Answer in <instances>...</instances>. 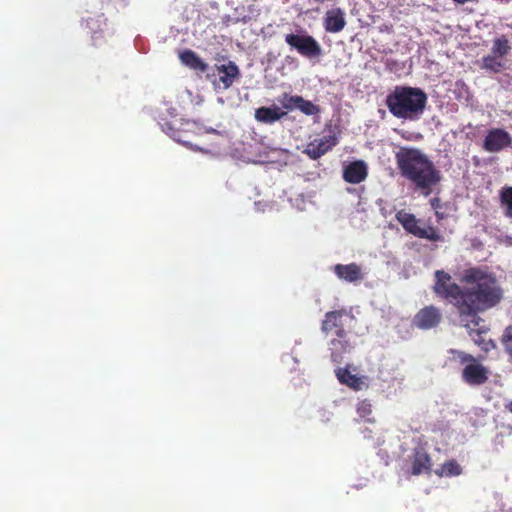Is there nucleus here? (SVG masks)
<instances>
[{
  "instance_id": "f257e3e1",
  "label": "nucleus",
  "mask_w": 512,
  "mask_h": 512,
  "mask_svg": "<svg viewBox=\"0 0 512 512\" xmlns=\"http://www.w3.org/2000/svg\"><path fill=\"white\" fill-rule=\"evenodd\" d=\"M463 281L470 286L462 288L449 273L437 270L433 291L437 297L455 307L459 319L473 317V322L477 325L483 322L479 313L497 306L503 298V290L492 273L479 267L466 269Z\"/></svg>"
},
{
  "instance_id": "f03ea898",
  "label": "nucleus",
  "mask_w": 512,
  "mask_h": 512,
  "mask_svg": "<svg viewBox=\"0 0 512 512\" xmlns=\"http://www.w3.org/2000/svg\"><path fill=\"white\" fill-rule=\"evenodd\" d=\"M400 175L427 197L442 180L441 171L420 149L401 146L395 153Z\"/></svg>"
},
{
  "instance_id": "7ed1b4c3",
  "label": "nucleus",
  "mask_w": 512,
  "mask_h": 512,
  "mask_svg": "<svg viewBox=\"0 0 512 512\" xmlns=\"http://www.w3.org/2000/svg\"><path fill=\"white\" fill-rule=\"evenodd\" d=\"M427 96L421 88L396 86L385 98L391 114L404 120H417L425 108Z\"/></svg>"
},
{
  "instance_id": "20e7f679",
  "label": "nucleus",
  "mask_w": 512,
  "mask_h": 512,
  "mask_svg": "<svg viewBox=\"0 0 512 512\" xmlns=\"http://www.w3.org/2000/svg\"><path fill=\"white\" fill-rule=\"evenodd\" d=\"M284 41L291 50L309 59L317 58L322 54L318 41L308 33H288L284 35Z\"/></svg>"
},
{
  "instance_id": "39448f33",
  "label": "nucleus",
  "mask_w": 512,
  "mask_h": 512,
  "mask_svg": "<svg viewBox=\"0 0 512 512\" xmlns=\"http://www.w3.org/2000/svg\"><path fill=\"white\" fill-rule=\"evenodd\" d=\"M346 319L355 321V316L345 309L325 313L321 322V332L325 336L333 334L335 337H346L347 332L344 329V322Z\"/></svg>"
},
{
  "instance_id": "423d86ee",
  "label": "nucleus",
  "mask_w": 512,
  "mask_h": 512,
  "mask_svg": "<svg viewBox=\"0 0 512 512\" xmlns=\"http://www.w3.org/2000/svg\"><path fill=\"white\" fill-rule=\"evenodd\" d=\"M512 145V135L503 128L494 127L486 133L482 147L490 153H498Z\"/></svg>"
},
{
  "instance_id": "0eeeda50",
  "label": "nucleus",
  "mask_w": 512,
  "mask_h": 512,
  "mask_svg": "<svg viewBox=\"0 0 512 512\" xmlns=\"http://www.w3.org/2000/svg\"><path fill=\"white\" fill-rule=\"evenodd\" d=\"M442 320L441 310L434 306L429 305L420 309L413 317V326L420 330H431L436 328Z\"/></svg>"
},
{
  "instance_id": "6e6552de",
  "label": "nucleus",
  "mask_w": 512,
  "mask_h": 512,
  "mask_svg": "<svg viewBox=\"0 0 512 512\" xmlns=\"http://www.w3.org/2000/svg\"><path fill=\"white\" fill-rule=\"evenodd\" d=\"M160 126L164 133L178 143H181L186 147H192L189 133L193 132V130L197 128V124L194 121H185L180 124V127H175L172 123L165 121L161 123Z\"/></svg>"
},
{
  "instance_id": "1a4fd4ad",
  "label": "nucleus",
  "mask_w": 512,
  "mask_h": 512,
  "mask_svg": "<svg viewBox=\"0 0 512 512\" xmlns=\"http://www.w3.org/2000/svg\"><path fill=\"white\" fill-rule=\"evenodd\" d=\"M461 325L468 331L469 336L472 338L474 343L481 347L482 350L488 351L494 344L492 340H485L483 335L489 332V329L485 327L483 322H479L477 325L473 322V317H466L465 319H459Z\"/></svg>"
},
{
  "instance_id": "9d476101",
  "label": "nucleus",
  "mask_w": 512,
  "mask_h": 512,
  "mask_svg": "<svg viewBox=\"0 0 512 512\" xmlns=\"http://www.w3.org/2000/svg\"><path fill=\"white\" fill-rule=\"evenodd\" d=\"M215 71H217L219 78L214 81V86L218 89H230L240 75L239 68L233 61H229L227 64L216 65Z\"/></svg>"
},
{
  "instance_id": "9b49d317",
  "label": "nucleus",
  "mask_w": 512,
  "mask_h": 512,
  "mask_svg": "<svg viewBox=\"0 0 512 512\" xmlns=\"http://www.w3.org/2000/svg\"><path fill=\"white\" fill-rule=\"evenodd\" d=\"M462 380L471 386H479L489 379V371L476 360L466 364L461 374Z\"/></svg>"
},
{
  "instance_id": "f8f14e48",
  "label": "nucleus",
  "mask_w": 512,
  "mask_h": 512,
  "mask_svg": "<svg viewBox=\"0 0 512 512\" xmlns=\"http://www.w3.org/2000/svg\"><path fill=\"white\" fill-rule=\"evenodd\" d=\"M336 145L337 138L334 135L323 136L310 142L308 146L305 147L304 153L312 160H317Z\"/></svg>"
},
{
  "instance_id": "ddd939ff",
  "label": "nucleus",
  "mask_w": 512,
  "mask_h": 512,
  "mask_svg": "<svg viewBox=\"0 0 512 512\" xmlns=\"http://www.w3.org/2000/svg\"><path fill=\"white\" fill-rule=\"evenodd\" d=\"M369 174L367 164L362 160H356L350 164L344 165L342 171V178L344 182L357 185L362 183Z\"/></svg>"
},
{
  "instance_id": "4468645a",
  "label": "nucleus",
  "mask_w": 512,
  "mask_h": 512,
  "mask_svg": "<svg viewBox=\"0 0 512 512\" xmlns=\"http://www.w3.org/2000/svg\"><path fill=\"white\" fill-rule=\"evenodd\" d=\"M345 25V13L341 8L335 7L325 12L323 28L326 33H340Z\"/></svg>"
},
{
  "instance_id": "2eb2a0df",
  "label": "nucleus",
  "mask_w": 512,
  "mask_h": 512,
  "mask_svg": "<svg viewBox=\"0 0 512 512\" xmlns=\"http://www.w3.org/2000/svg\"><path fill=\"white\" fill-rule=\"evenodd\" d=\"M333 272L337 278L350 283L360 282L364 278L361 267L355 262L349 264L338 263L334 265Z\"/></svg>"
},
{
  "instance_id": "dca6fc26",
  "label": "nucleus",
  "mask_w": 512,
  "mask_h": 512,
  "mask_svg": "<svg viewBox=\"0 0 512 512\" xmlns=\"http://www.w3.org/2000/svg\"><path fill=\"white\" fill-rule=\"evenodd\" d=\"M331 359L335 363H340L343 355L351 352L352 345L347 336H335L329 343Z\"/></svg>"
},
{
  "instance_id": "f3484780",
  "label": "nucleus",
  "mask_w": 512,
  "mask_h": 512,
  "mask_svg": "<svg viewBox=\"0 0 512 512\" xmlns=\"http://www.w3.org/2000/svg\"><path fill=\"white\" fill-rule=\"evenodd\" d=\"M335 373L341 384L346 385L355 391H360L366 387V377L352 374L349 368H338Z\"/></svg>"
},
{
  "instance_id": "a211bd4d",
  "label": "nucleus",
  "mask_w": 512,
  "mask_h": 512,
  "mask_svg": "<svg viewBox=\"0 0 512 512\" xmlns=\"http://www.w3.org/2000/svg\"><path fill=\"white\" fill-rule=\"evenodd\" d=\"M178 57L182 65L193 71L206 72L209 68L194 50H181Z\"/></svg>"
},
{
  "instance_id": "6ab92c4d",
  "label": "nucleus",
  "mask_w": 512,
  "mask_h": 512,
  "mask_svg": "<svg viewBox=\"0 0 512 512\" xmlns=\"http://www.w3.org/2000/svg\"><path fill=\"white\" fill-rule=\"evenodd\" d=\"M431 469L432 460L430 454L423 449L415 450L412 460V474L430 473Z\"/></svg>"
},
{
  "instance_id": "aec40b11",
  "label": "nucleus",
  "mask_w": 512,
  "mask_h": 512,
  "mask_svg": "<svg viewBox=\"0 0 512 512\" xmlns=\"http://www.w3.org/2000/svg\"><path fill=\"white\" fill-rule=\"evenodd\" d=\"M286 115L285 111H281L279 107L270 108L261 107L255 110V119L263 124H274Z\"/></svg>"
},
{
  "instance_id": "412c9836",
  "label": "nucleus",
  "mask_w": 512,
  "mask_h": 512,
  "mask_svg": "<svg viewBox=\"0 0 512 512\" xmlns=\"http://www.w3.org/2000/svg\"><path fill=\"white\" fill-rule=\"evenodd\" d=\"M396 220L400 222L406 232L415 237H418L419 233H421L422 227L419 226V221L414 214L400 210L396 213Z\"/></svg>"
},
{
  "instance_id": "4be33fe9",
  "label": "nucleus",
  "mask_w": 512,
  "mask_h": 512,
  "mask_svg": "<svg viewBox=\"0 0 512 512\" xmlns=\"http://www.w3.org/2000/svg\"><path fill=\"white\" fill-rule=\"evenodd\" d=\"M499 201L504 208V216L512 219V186H504L501 188Z\"/></svg>"
},
{
  "instance_id": "5701e85b",
  "label": "nucleus",
  "mask_w": 512,
  "mask_h": 512,
  "mask_svg": "<svg viewBox=\"0 0 512 512\" xmlns=\"http://www.w3.org/2000/svg\"><path fill=\"white\" fill-rule=\"evenodd\" d=\"M356 411H357L359 417L362 418L364 421L369 422V423L375 422V419L372 417L373 407L369 400H367V399L361 400L357 404Z\"/></svg>"
},
{
  "instance_id": "b1692460",
  "label": "nucleus",
  "mask_w": 512,
  "mask_h": 512,
  "mask_svg": "<svg viewBox=\"0 0 512 512\" xmlns=\"http://www.w3.org/2000/svg\"><path fill=\"white\" fill-rule=\"evenodd\" d=\"M302 96L300 95H292L290 93H282L281 98L279 99V102L282 105L283 109L286 110H293L298 109L299 104L301 102Z\"/></svg>"
},
{
  "instance_id": "393cba45",
  "label": "nucleus",
  "mask_w": 512,
  "mask_h": 512,
  "mask_svg": "<svg viewBox=\"0 0 512 512\" xmlns=\"http://www.w3.org/2000/svg\"><path fill=\"white\" fill-rule=\"evenodd\" d=\"M498 56L493 54L486 55L482 58V68L488 71L499 72L502 71L504 65L502 61L497 59Z\"/></svg>"
},
{
  "instance_id": "a878e982",
  "label": "nucleus",
  "mask_w": 512,
  "mask_h": 512,
  "mask_svg": "<svg viewBox=\"0 0 512 512\" xmlns=\"http://www.w3.org/2000/svg\"><path fill=\"white\" fill-rule=\"evenodd\" d=\"M511 50L509 40L505 37H500L494 40L492 54L498 57L505 56Z\"/></svg>"
},
{
  "instance_id": "bb28decb",
  "label": "nucleus",
  "mask_w": 512,
  "mask_h": 512,
  "mask_svg": "<svg viewBox=\"0 0 512 512\" xmlns=\"http://www.w3.org/2000/svg\"><path fill=\"white\" fill-rule=\"evenodd\" d=\"M461 467L456 460H449L442 464L440 475L442 476H458L461 473Z\"/></svg>"
},
{
  "instance_id": "cd10ccee",
  "label": "nucleus",
  "mask_w": 512,
  "mask_h": 512,
  "mask_svg": "<svg viewBox=\"0 0 512 512\" xmlns=\"http://www.w3.org/2000/svg\"><path fill=\"white\" fill-rule=\"evenodd\" d=\"M501 343L506 355L509 356V359L512 362V324L505 328L501 337Z\"/></svg>"
},
{
  "instance_id": "c85d7f7f",
  "label": "nucleus",
  "mask_w": 512,
  "mask_h": 512,
  "mask_svg": "<svg viewBox=\"0 0 512 512\" xmlns=\"http://www.w3.org/2000/svg\"><path fill=\"white\" fill-rule=\"evenodd\" d=\"M421 233H419L417 238L425 239L429 241H443L442 236L438 233V231L433 226H428L426 228H421Z\"/></svg>"
},
{
  "instance_id": "c756f323",
  "label": "nucleus",
  "mask_w": 512,
  "mask_h": 512,
  "mask_svg": "<svg viewBox=\"0 0 512 512\" xmlns=\"http://www.w3.org/2000/svg\"><path fill=\"white\" fill-rule=\"evenodd\" d=\"M298 109L303 114L308 115V116L318 115L320 113L319 106L315 105L313 102H311L309 100H305L303 97L301 99Z\"/></svg>"
},
{
  "instance_id": "7c9ffc66",
  "label": "nucleus",
  "mask_w": 512,
  "mask_h": 512,
  "mask_svg": "<svg viewBox=\"0 0 512 512\" xmlns=\"http://www.w3.org/2000/svg\"><path fill=\"white\" fill-rule=\"evenodd\" d=\"M86 26L93 30L95 27H97V30L93 31L92 38L94 40L98 39L99 37H102V30L100 29V20L98 18H89L85 21Z\"/></svg>"
},
{
  "instance_id": "2f4dec72",
  "label": "nucleus",
  "mask_w": 512,
  "mask_h": 512,
  "mask_svg": "<svg viewBox=\"0 0 512 512\" xmlns=\"http://www.w3.org/2000/svg\"><path fill=\"white\" fill-rule=\"evenodd\" d=\"M450 354L454 355L455 359H458L461 364L471 363L475 361V357L472 354H466L458 350H450Z\"/></svg>"
},
{
  "instance_id": "473e14b6",
  "label": "nucleus",
  "mask_w": 512,
  "mask_h": 512,
  "mask_svg": "<svg viewBox=\"0 0 512 512\" xmlns=\"http://www.w3.org/2000/svg\"><path fill=\"white\" fill-rule=\"evenodd\" d=\"M430 204L432 206V208L435 210V211H439V209L441 208V201L439 198H433L430 200Z\"/></svg>"
},
{
  "instance_id": "72a5a7b5",
  "label": "nucleus",
  "mask_w": 512,
  "mask_h": 512,
  "mask_svg": "<svg viewBox=\"0 0 512 512\" xmlns=\"http://www.w3.org/2000/svg\"><path fill=\"white\" fill-rule=\"evenodd\" d=\"M311 3L317 4V5H323L326 2H331L333 0H309Z\"/></svg>"
},
{
  "instance_id": "f704fd0d",
  "label": "nucleus",
  "mask_w": 512,
  "mask_h": 512,
  "mask_svg": "<svg viewBox=\"0 0 512 512\" xmlns=\"http://www.w3.org/2000/svg\"><path fill=\"white\" fill-rule=\"evenodd\" d=\"M435 215L437 217V219L440 221V220H443L444 218V214L441 213L440 211H435Z\"/></svg>"
},
{
  "instance_id": "c9c22d12",
  "label": "nucleus",
  "mask_w": 512,
  "mask_h": 512,
  "mask_svg": "<svg viewBox=\"0 0 512 512\" xmlns=\"http://www.w3.org/2000/svg\"><path fill=\"white\" fill-rule=\"evenodd\" d=\"M454 1H456L459 4H464V3L472 1V0H454Z\"/></svg>"
},
{
  "instance_id": "e433bc0d",
  "label": "nucleus",
  "mask_w": 512,
  "mask_h": 512,
  "mask_svg": "<svg viewBox=\"0 0 512 512\" xmlns=\"http://www.w3.org/2000/svg\"><path fill=\"white\" fill-rule=\"evenodd\" d=\"M508 410L512 413V401L508 405Z\"/></svg>"
}]
</instances>
